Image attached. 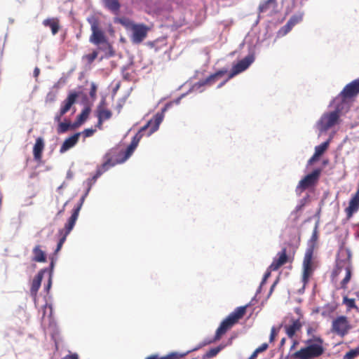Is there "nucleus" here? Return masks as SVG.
<instances>
[{
	"mask_svg": "<svg viewBox=\"0 0 359 359\" xmlns=\"http://www.w3.org/2000/svg\"><path fill=\"white\" fill-rule=\"evenodd\" d=\"M114 22L121 24L124 28L130 32V39L134 44L141 43L147 37L150 27L144 23H135L130 18L122 16L115 17Z\"/></svg>",
	"mask_w": 359,
	"mask_h": 359,
	"instance_id": "f257e3e1",
	"label": "nucleus"
},
{
	"mask_svg": "<svg viewBox=\"0 0 359 359\" xmlns=\"http://www.w3.org/2000/svg\"><path fill=\"white\" fill-rule=\"evenodd\" d=\"M339 255L344 257V259H337L336 262V267L332 271V278L333 280H336L337 277L344 272V277L340 282V287L341 289H347V285L350 282L352 276V264L351 254L348 249L342 250L339 252Z\"/></svg>",
	"mask_w": 359,
	"mask_h": 359,
	"instance_id": "f03ea898",
	"label": "nucleus"
},
{
	"mask_svg": "<svg viewBox=\"0 0 359 359\" xmlns=\"http://www.w3.org/2000/svg\"><path fill=\"white\" fill-rule=\"evenodd\" d=\"M247 306L237 307L222 322L215 332L214 338L207 344L219 341L246 313Z\"/></svg>",
	"mask_w": 359,
	"mask_h": 359,
	"instance_id": "7ed1b4c3",
	"label": "nucleus"
},
{
	"mask_svg": "<svg viewBox=\"0 0 359 359\" xmlns=\"http://www.w3.org/2000/svg\"><path fill=\"white\" fill-rule=\"evenodd\" d=\"M90 189V187H89L87 192L83 196H82L81 197L78 205H76V208H74L71 217L69 218L67 222L65 224V227L58 231L60 239L57 243L56 250L55 251V253H57V252H59L61 250L64 243L66 241L67 236L69 234L71 231L73 229V228L76 224V222L78 219L80 210L83 204L86 196L88 194V192L89 191Z\"/></svg>",
	"mask_w": 359,
	"mask_h": 359,
	"instance_id": "20e7f679",
	"label": "nucleus"
},
{
	"mask_svg": "<svg viewBox=\"0 0 359 359\" xmlns=\"http://www.w3.org/2000/svg\"><path fill=\"white\" fill-rule=\"evenodd\" d=\"M323 343V341L320 337L308 339L306 341L308 346L296 351L293 353L292 357L298 359H312L318 357L324 352Z\"/></svg>",
	"mask_w": 359,
	"mask_h": 359,
	"instance_id": "39448f33",
	"label": "nucleus"
},
{
	"mask_svg": "<svg viewBox=\"0 0 359 359\" xmlns=\"http://www.w3.org/2000/svg\"><path fill=\"white\" fill-rule=\"evenodd\" d=\"M165 110V109H164L161 113L156 114L152 119L149 121L145 126L142 127L138 133L133 137L131 143L135 144V145L137 147L139 142L144 136L145 133H147V136H149L153 133L156 131L158 129L159 125L163 121V111Z\"/></svg>",
	"mask_w": 359,
	"mask_h": 359,
	"instance_id": "423d86ee",
	"label": "nucleus"
},
{
	"mask_svg": "<svg viewBox=\"0 0 359 359\" xmlns=\"http://www.w3.org/2000/svg\"><path fill=\"white\" fill-rule=\"evenodd\" d=\"M88 22L90 25L92 34L90 36V41L97 46L104 44L105 48L111 49V46L108 43L103 32L100 29V23L98 19L92 15L87 19Z\"/></svg>",
	"mask_w": 359,
	"mask_h": 359,
	"instance_id": "0eeeda50",
	"label": "nucleus"
},
{
	"mask_svg": "<svg viewBox=\"0 0 359 359\" xmlns=\"http://www.w3.org/2000/svg\"><path fill=\"white\" fill-rule=\"evenodd\" d=\"M313 245L307 248L303 260V272L302 281L303 283V287L309 283L310 277L312 276L315 270V264L313 261Z\"/></svg>",
	"mask_w": 359,
	"mask_h": 359,
	"instance_id": "6e6552de",
	"label": "nucleus"
},
{
	"mask_svg": "<svg viewBox=\"0 0 359 359\" xmlns=\"http://www.w3.org/2000/svg\"><path fill=\"white\" fill-rule=\"evenodd\" d=\"M339 117L340 111L339 109L323 114L318 122L319 130L321 132L328 130L339 123Z\"/></svg>",
	"mask_w": 359,
	"mask_h": 359,
	"instance_id": "1a4fd4ad",
	"label": "nucleus"
},
{
	"mask_svg": "<svg viewBox=\"0 0 359 359\" xmlns=\"http://www.w3.org/2000/svg\"><path fill=\"white\" fill-rule=\"evenodd\" d=\"M320 173V169H316L312 172L306 175L299 182L295 189L296 193L300 195L306 189L313 187L318 182Z\"/></svg>",
	"mask_w": 359,
	"mask_h": 359,
	"instance_id": "9d476101",
	"label": "nucleus"
},
{
	"mask_svg": "<svg viewBox=\"0 0 359 359\" xmlns=\"http://www.w3.org/2000/svg\"><path fill=\"white\" fill-rule=\"evenodd\" d=\"M351 328L347 317L341 316L332 321L331 332L343 337L348 334Z\"/></svg>",
	"mask_w": 359,
	"mask_h": 359,
	"instance_id": "9b49d317",
	"label": "nucleus"
},
{
	"mask_svg": "<svg viewBox=\"0 0 359 359\" xmlns=\"http://www.w3.org/2000/svg\"><path fill=\"white\" fill-rule=\"evenodd\" d=\"M117 151L116 150H109L104 155V162L102 164V165L97 168L95 175L93 177V178L90 180L89 184L94 183L96 182L97 179L100 177L102 173L107 171L109 168L114 166V163H112L113 158L116 156Z\"/></svg>",
	"mask_w": 359,
	"mask_h": 359,
	"instance_id": "f8f14e48",
	"label": "nucleus"
},
{
	"mask_svg": "<svg viewBox=\"0 0 359 359\" xmlns=\"http://www.w3.org/2000/svg\"><path fill=\"white\" fill-rule=\"evenodd\" d=\"M289 338H293L296 333L301 330L302 323L299 318H290L285 321L284 325H281Z\"/></svg>",
	"mask_w": 359,
	"mask_h": 359,
	"instance_id": "ddd939ff",
	"label": "nucleus"
},
{
	"mask_svg": "<svg viewBox=\"0 0 359 359\" xmlns=\"http://www.w3.org/2000/svg\"><path fill=\"white\" fill-rule=\"evenodd\" d=\"M254 60L255 57L253 55H248L243 60H240L236 65L233 66L232 69L229 74V79H232L236 75L247 69Z\"/></svg>",
	"mask_w": 359,
	"mask_h": 359,
	"instance_id": "4468645a",
	"label": "nucleus"
},
{
	"mask_svg": "<svg viewBox=\"0 0 359 359\" xmlns=\"http://www.w3.org/2000/svg\"><path fill=\"white\" fill-rule=\"evenodd\" d=\"M359 94V78L347 84L340 93L343 100L353 97Z\"/></svg>",
	"mask_w": 359,
	"mask_h": 359,
	"instance_id": "2eb2a0df",
	"label": "nucleus"
},
{
	"mask_svg": "<svg viewBox=\"0 0 359 359\" xmlns=\"http://www.w3.org/2000/svg\"><path fill=\"white\" fill-rule=\"evenodd\" d=\"M136 147L137 146L135 144L130 142L126 151H119L117 149H111V150H116L117 151L116 156L113 158L112 163L116 165L125 162L132 155Z\"/></svg>",
	"mask_w": 359,
	"mask_h": 359,
	"instance_id": "dca6fc26",
	"label": "nucleus"
},
{
	"mask_svg": "<svg viewBox=\"0 0 359 359\" xmlns=\"http://www.w3.org/2000/svg\"><path fill=\"white\" fill-rule=\"evenodd\" d=\"M96 116L97 118H101L107 121L112 117V111L108 109L106 99L102 98L100 103L96 108Z\"/></svg>",
	"mask_w": 359,
	"mask_h": 359,
	"instance_id": "f3484780",
	"label": "nucleus"
},
{
	"mask_svg": "<svg viewBox=\"0 0 359 359\" xmlns=\"http://www.w3.org/2000/svg\"><path fill=\"white\" fill-rule=\"evenodd\" d=\"M278 257L274 258L271 265L269 266L270 271H277L283 265L286 264L288 261V257L287 255V249L283 248L282 250L277 254Z\"/></svg>",
	"mask_w": 359,
	"mask_h": 359,
	"instance_id": "a211bd4d",
	"label": "nucleus"
},
{
	"mask_svg": "<svg viewBox=\"0 0 359 359\" xmlns=\"http://www.w3.org/2000/svg\"><path fill=\"white\" fill-rule=\"evenodd\" d=\"M81 135V133H76L73 135L65 139V140L60 147V152L61 154L65 153L71 148L74 147L79 142Z\"/></svg>",
	"mask_w": 359,
	"mask_h": 359,
	"instance_id": "6ab92c4d",
	"label": "nucleus"
},
{
	"mask_svg": "<svg viewBox=\"0 0 359 359\" xmlns=\"http://www.w3.org/2000/svg\"><path fill=\"white\" fill-rule=\"evenodd\" d=\"M227 72L228 71L226 69H220V70L217 71V72H215V74H211L210 76L207 77L205 79L198 81V85L199 86H206V85L211 86V85L214 84L219 78H221L224 74H226L227 73Z\"/></svg>",
	"mask_w": 359,
	"mask_h": 359,
	"instance_id": "aec40b11",
	"label": "nucleus"
},
{
	"mask_svg": "<svg viewBox=\"0 0 359 359\" xmlns=\"http://www.w3.org/2000/svg\"><path fill=\"white\" fill-rule=\"evenodd\" d=\"M78 96L79 95L76 92H71L68 95L67 97L63 101L60 108L62 114H65L71 109L72 106L76 102Z\"/></svg>",
	"mask_w": 359,
	"mask_h": 359,
	"instance_id": "412c9836",
	"label": "nucleus"
},
{
	"mask_svg": "<svg viewBox=\"0 0 359 359\" xmlns=\"http://www.w3.org/2000/svg\"><path fill=\"white\" fill-rule=\"evenodd\" d=\"M44 271H40L32 280L30 294L31 296L35 299L36 298L37 292L41 287V281L43 277Z\"/></svg>",
	"mask_w": 359,
	"mask_h": 359,
	"instance_id": "4be33fe9",
	"label": "nucleus"
},
{
	"mask_svg": "<svg viewBox=\"0 0 359 359\" xmlns=\"http://www.w3.org/2000/svg\"><path fill=\"white\" fill-rule=\"evenodd\" d=\"M45 144L42 137H38L33 147V155L35 161L40 162L42 158V153Z\"/></svg>",
	"mask_w": 359,
	"mask_h": 359,
	"instance_id": "5701e85b",
	"label": "nucleus"
},
{
	"mask_svg": "<svg viewBox=\"0 0 359 359\" xmlns=\"http://www.w3.org/2000/svg\"><path fill=\"white\" fill-rule=\"evenodd\" d=\"M42 24L44 27H48L50 28L53 35H55L60 28V20L57 18L45 19Z\"/></svg>",
	"mask_w": 359,
	"mask_h": 359,
	"instance_id": "b1692460",
	"label": "nucleus"
},
{
	"mask_svg": "<svg viewBox=\"0 0 359 359\" xmlns=\"http://www.w3.org/2000/svg\"><path fill=\"white\" fill-rule=\"evenodd\" d=\"M104 6L114 14H118L121 4L118 0H102Z\"/></svg>",
	"mask_w": 359,
	"mask_h": 359,
	"instance_id": "393cba45",
	"label": "nucleus"
},
{
	"mask_svg": "<svg viewBox=\"0 0 359 359\" xmlns=\"http://www.w3.org/2000/svg\"><path fill=\"white\" fill-rule=\"evenodd\" d=\"M34 257L33 260L37 262H46V257L45 252L40 248L39 245H36L33 249Z\"/></svg>",
	"mask_w": 359,
	"mask_h": 359,
	"instance_id": "a878e982",
	"label": "nucleus"
},
{
	"mask_svg": "<svg viewBox=\"0 0 359 359\" xmlns=\"http://www.w3.org/2000/svg\"><path fill=\"white\" fill-rule=\"evenodd\" d=\"M74 128V125H71L70 121L60 122L57 128V132L58 134H62L66 133L69 128Z\"/></svg>",
	"mask_w": 359,
	"mask_h": 359,
	"instance_id": "bb28decb",
	"label": "nucleus"
},
{
	"mask_svg": "<svg viewBox=\"0 0 359 359\" xmlns=\"http://www.w3.org/2000/svg\"><path fill=\"white\" fill-rule=\"evenodd\" d=\"M329 146V141H326L315 148L314 157L320 156L327 149Z\"/></svg>",
	"mask_w": 359,
	"mask_h": 359,
	"instance_id": "cd10ccee",
	"label": "nucleus"
},
{
	"mask_svg": "<svg viewBox=\"0 0 359 359\" xmlns=\"http://www.w3.org/2000/svg\"><path fill=\"white\" fill-rule=\"evenodd\" d=\"M343 304L346 306L348 311H350L352 309H355L357 311H359L354 299H349L348 297L345 296L343 298Z\"/></svg>",
	"mask_w": 359,
	"mask_h": 359,
	"instance_id": "c85d7f7f",
	"label": "nucleus"
},
{
	"mask_svg": "<svg viewBox=\"0 0 359 359\" xmlns=\"http://www.w3.org/2000/svg\"><path fill=\"white\" fill-rule=\"evenodd\" d=\"M222 349V347L219 346L215 348H210L207 351L203 356V359H209L217 355L219 352Z\"/></svg>",
	"mask_w": 359,
	"mask_h": 359,
	"instance_id": "c756f323",
	"label": "nucleus"
},
{
	"mask_svg": "<svg viewBox=\"0 0 359 359\" xmlns=\"http://www.w3.org/2000/svg\"><path fill=\"white\" fill-rule=\"evenodd\" d=\"M190 351L186 353L172 352L165 356H163V359H181L184 358Z\"/></svg>",
	"mask_w": 359,
	"mask_h": 359,
	"instance_id": "7c9ffc66",
	"label": "nucleus"
},
{
	"mask_svg": "<svg viewBox=\"0 0 359 359\" xmlns=\"http://www.w3.org/2000/svg\"><path fill=\"white\" fill-rule=\"evenodd\" d=\"M303 20V13H299L295 14L291 16V18L287 21L288 23H290L292 27L295 26L296 25L301 22Z\"/></svg>",
	"mask_w": 359,
	"mask_h": 359,
	"instance_id": "2f4dec72",
	"label": "nucleus"
},
{
	"mask_svg": "<svg viewBox=\"0 0 359 359\" xmlns=\"http://www.w3.org/2000/svg\"><path fill=\"white\" fill-rule=\"evenodd\" d=\"M293 27L292 25L287 22L283 27H282L278 32L277 35L278 37H283L285 36L287 33H289Z\"/></svg>",
	"mask_w": 359,
	"mask_h": 359,
	"instance_id": "473e14b6",
	"label": "nucleus"
},
{
	"mask_svg": "<svg viewBox=\"0 0 359 359\" xmlns=\"http://www.w3.org/2000/svg\"><path fill=\"white\" fill-rule=\"evenodd\" d=\"M89 114V108H86L82 110L81 113L77 117V124H81L84 122L88 118Z\"/></svg>",
	"mask_w": 359,
	"mask_h": 359,
	"instance_id": "72a5a7b5",
	"label": "nucleus"
},
{
	"mask_svg": "<svg viewBox=\"0 0 359 359\" xmlns=\"http://www.w3.org/2000/svg\"><path fill=\"white\" fill-rule=\"evenodd\" d=\"M359 355V346L355 349L348 351L343 357V359H354Z\"/></svg>",
	"mask_w": 359,
	"mask_h": 359,
	"instance_id": "f704fd0d",
	"label": "nucleus"
},
{
	"mask_svg": "<svg viewBox=\"0 0 359 359\" xmlns=\"http://www.w3.org/2000/svg\"><path fill=\"white\" fill-rule=\"evenodd\" d=\"M275 3V0H266L260 4L259 6V11L261 13L266 12L270 6Z\"/></svg>",
	"mask_w": 359,
	"mask_h": 359,
	"instance_id": "c9c22d12",
	"label": "nucleus"
},
{
	"mask_svg": "<svg viewBox=\"0 0 359 359\" xmlns=\"http://www.w3.org/2000/svg\"><path fill=\"white\" fill-rule=\"evenodd\" d=\"M98 52L93 50L92 53L88 54L83 56V58L86 60L88 64H91L97 57Z\"/></svg>",
	"mask_w": 359,
	"mask_h": 359,
	"instance_id": "e433bc0d",
	"label": "nucleus"
},
{
	"mask_svg": "<svg viewBox=\"0 0 359 359\" xmlns=\"http://www.w3.org/2000/svg\"><path fill=\"white\" fill-rule=\"evenodd\" d=\"M282 325H280L278 328L273 327L271 330V334L269 337V341L273 342L275 340L276 337L278 335L280 328Z\"/></svg>",
	"mask_w": 359,
	"mask_h": 359,
	"instance_id": "4c0bfd02",
	"label": "nucleus"
},
{
	"mask_svg": "<svg viewBox=\"0 0 359 359\" xmlns=\"http://www.w3.org/2000/svg\"><path fill=\"white\" fill-rule=\"evenodd\" d=\"M334 311V308L331 306H327L324 308L321 313V315L324 317L330 316Z\"/></svg>",
	"mask_w": 359,
	"mask_h": 359,
	"instance_id": "58836bf2",
	"label": "nucleus"
},
{
	"mask_svg": "<svg viewBox=\"0 0 359 359\" xmlns=\"http://www.w3.org/2000/svg\"><path fill=\"white\" fill-rule=\"evenodd\" d=\"M97 86L95 83L90 84V90L89 95L91 98L95 99L96 97Z\"/></svg>",
	"mask_w": 359,
	"mask_h": 359,
	"instance_id": "ea45409f",
	"label": "nucleus"
},
{
	"mask_svg": "<svg viewBox=\"0 0 359 359\" xmlns=\"http://www.w3.org/2000/svg\"><path fill=\"white\" fill-rule=\"evenodd\" d=\"M95 129H92V128H87V129H85L82 133H81L82 135H83V136L85 137H90L92 136L95 133Z\"/></svg>",
	"mask_w": 359,
	"mask_h": 359,
	"instance_id": "a19ab883",
	"label": "nucleus"
},
{
	"mask_svg": "<svg viewBox=\"0 0 359 359\" xmlns=\"http://www.w3.org/2000/svg\"><path fill=\"white\" fill-rule=\"evenodd\" d=\"M269 347V345L267 343H264L262 344L260 346H259L258 348H257L255 349V351L259 353H262V352H264Z\"/></svg>",
	"mask_w": 359,
	"mask_h": 359,
	"instance_id": "79ce46f5",
	"label": "nucleus"
},
{
	"mask_svg": "<svg viewBox=\"0 0 359 359\" xmlns=\"http://www.w3.org/2000/svg\"><path fill=\"white\" fill-rule=\"evenodd\" d=\"M64 114H61V111L55 116L54 120L55 122H57L58 124L61 122V118Z\"/></svg>",
	"mask_w": 359,
	"mask_h": 359,
	"instance_id": "37998d69",
	"label": "nucleus"
},
{
	"mask_svg": "<svg viewBox=\"0 0 359 359\" xmlns=\"http://www.w3.org/2000/svg\"><path fill=\"white\" fill-rule=\"evenodd\" d=\"M104 121H105L103 119H101V118H97V124L95 125V127L97 128L98 129L100 130H102V125H103V123Z\"/></svg>",
	"mask_w": 359,
	"mask_h": 359,
	"instance_id": "c03bdc74",
	"label": "nucleus"
},
{
	"mask_svg": "<svg viewBox=\"0 0 359 359\" xmlns=\"http://www.w3.org/2000/svg\"><path fill=\"white\" fill-rule=\"evenodd\" d=\"M67 202H66V203L63 205V206H62V209H61V210H60L57 212V213L56 214V217H58V216L61 215L65 212V206H66V205H67Z\"/></svg>",
	"mask_w": 359,
	"mask_h": 359,
	"instance_id": "a18cd8bd",
	"label": "nucleus"
},
{
	"mask_svg": "<svg viewBox=\"0 0 359 359\" xmlns=\"http://www.w3.org/2000/svg\"><path fill=\"white\" fill-rule=\"evenodd\" d=\"M317 239H318L317 231H314L313 233V235L311 236V241L314 243L317 241Z\"/></svg>",
	"mask_w": 359,
	"mask_h": 359,
	"instance_id": "49530a36",
	"label": "nucleus"
},
{
	"mask_svg": "<svg viewBox=\"0 0 359 359\" xmlns=\"http://www.w3.org/2000/svg\"><path fill=\"white\" fill-rule=\"evenodd\" d=\"M146 359H163V356L160 357L158 355H151L146 358Z\"/></svg>",
	"mask_w": 359,
	"mask_h": 359,
	"instance_id": "de8ad7c7",
	"label": "nucleus"
},
{
	"mask_svg": "<svg viewBox=\"0 0 359 359\" xmlns=\"http://www.w3.org/2000/svg\"><path fill=\"white\" fill-rule=\"evenodd\" d=\"M271 271L269 269H268V271L265 273L264 274V278H263V282H264L271 275Z\"/></svg>",
	"mask_w": 359,
	"mask_h": 359,
	"instance_id": "09e8293b",
	"label": "nucleus"
},
{
	"mask_svg": "<svg viewBox=\"0 0 359 359\" xmlns=\"http://www.w3.org/2000/svg\"><path fill=\"white\" fill-rule=\"evenodd\" d=\"M258 355V353L255 350L252 355L248 359H255Z\"/></svg>",
	"mask_w": 359,
	"mask_h": 359,
	"instance_id": "8fccbe9b",
	"label": "nucleus"
},
{
	"mask_svg": "<svg viewBox=\"0 0 359 359\" xmlns=\"http://www.w3.org/2000/svg\"><path fill=\"white\" fill-rule=\"evenodd\" d=\"M285 341H286V339L285 337H283L281 340H280V347H283L285 344Z\"/></svg>",
	"mask_w": 359,
	"mask_h": 359,
	"instance_id": "3c124183",
	"label": "nucleus"
},
{
	"mask_svg": "<svg viewBox=\"0 0 359 359\" xmlns=\"http://www.w3.org/2000/svg\"><path fill=\"white\" fill-rule=\"evenodd\" d=\"M229 77L224 80L223 82H222L219 86H218V88H221L222 86H224L228 81H229Z\"/></svg>",
	"mask_w": 359,
	"mask_h": 359,
	"instance_id": "603ef678",
	"label": "nucleus"
},
{
	"mask_svg": "<svg viewBox=\"0 0 359 359\" xmlns=\"http://www.w3.org/2000/svg\"><path fill=\"white\" fill-rule=\"evenodd\" d=\"M34 76H37L39 75V69L36 68V69H34Z\"/></svg>",
	"mask_w": 359,
	"mask_h": 359,
	"instance_id": "864d4df0",
	"label": "nucleus"
},
{
	"mask_svg": "<svg viewBox=\"0 0 359 359\" xmlns=\"http://www.w3.org/2000/svg\"><path fill=\"white\" fill-rule=\"evenodd\" d=\"M69 358L71 359H78V355L76 354H72V355H69Z\"/></svg>",
	"mask_w": 359,
	"mask_h": 359,
	"instance_id": "5fc2aeb1",
	"label": "nucleus"
},
{
	"mask_svg": "<svg viewBox=\"0 0 359 359\" xmlns=\"http://www.w3.org/2000/svg\"><path fill=\"white\" fill-rule=\"evenodd\" d=\"M318 157H314V155L311 157V158L310 159V161H315L316 158H318Z\"/></svg>",
	"mask_w": 359,
	"mask_h": 359,
	"instance_id": "6e6d98bb",
	"label": "nucleus"
},
{
	"mask_svg": "<svg viewBox=\"0 0 359 359\" xmlns=\"http://www.w3.org/2000/svg\"><path fill=\"white\" fill-rule=\"evenodd\" d=\"M50 284H51V280H50V279H49L48 284V288H49L50 287Z\"/></svg>",
	"mask_w": 359,
	"mask_h": 359,
	"instance_id": "4d7b16f0",
	"label": "nucleus"
},
{
	"mask_svg": "<svg viewBox=\"0 0 359 359\" xmlns=\"http://www.w3.org/2000/svg\"><path fill=\"white\" fill-rule=\"evenodd\" d=\"M50 266L51 267H53V262H52L51 264H50Z\"/></svg>",
	"mask_w": 359,
	"mask_h": 359,
	"instance_id": "13d9d810",
	"label": "nucleus"
},
{
	"mask_svg": "<svg viewBox=\"0 0 359 359\" xmlns=\"http://www.w3.org/2000/svg\"><path fill=\"white\" fill-rule=\"evenodd\" d=\"M299 241H300V236H298V241L299 242Z\"/></svg>",
	"mask_w": 359,
	"mask_h": 359,
	"instance_id": "bf43d9fd",
	"label": "nucleus"
},
{
	"mask_svg": "<svg viewBox=\"0 0 359 359\" xmlns=\"http://www.w3.org/2000/svg\"><path fill=\"white\" fill-rule=\"evenodd\" d=\"M295 344H296V343L294 342V344L292 345V348L294 347Z\"/></svg>",
	"mask_w": 359,
	"mask_h": 359,
	"instance_id": "052dcab7",
	"label": "nucleus"
}]
</instances>
